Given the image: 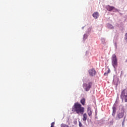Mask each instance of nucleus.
Segmentation results:
<instances>
[{
  "instance_id": "13",
  "label": "nucleus",
  "mask_w": 127,
  "mask_h": 127,
  "mask_svg": "<svg viewBox=\"0 0 127 127\" xmlns=\"http://www.w3.org/2000/svg\"><path fill=\"white\" fill-rule=\"evenodd\" d=\"M88 35H87V34H85L84 35H83V40H86V39H87V38H88Z\"/></svg>"
},
{
  "instance_id": "6",
  "label": "nucleus",
  "mask_w": 127,
  "mask_h": 127,
  "mask_svg": "<svg viewBox=\"0 0 127 127\" xmlns=\"http://www.w3.org/2000/svg\"><path fill=\"white\" fill-rule=\"evenodd\" d=\"M88 73L89 75H90L91 77H94V76L96 75V72L95 69L92 68L89 70Z\"/></svg>"
},
{
  "instance_id": "21",
  "label": "nucleus",
  "mask_w": 127,
  "mask_h": 127,
  "mask_svg": "<svg viewBox=\"0 0 127 127\" xmlns=\"http://www.w3.org/2000/svg\"><path fill=\"white\" fill-rule=\"evenodd\" d=\"M122 126H124V123H123V124H122Z\"/></svg>"
},
{
  "instance_id": "11",
  "label": "nucleus",
  "mask_w": 127,
  "mask_h": 127,
  "mask_svg": "<svg viewBox=\"0 0 127 127\" xmlns=\"http://www.w3.org/2000/svg\"><path fill=\"white\" fill-rule=\"evenodd\" d=\"M107 27L108 28H109L110 29H113L114 28V27L111 24H107Z\"/></svg>"
},
{
  "instance_id": "2",
  "label": "nucleus",
  "mask_w": 127,
  "mask_h": 127,
  "mask_svg": "<svg viewBox=\"0 0 127 127\" xmlns=\"http://www.w3.org/2000/svg\"><path fill=\"white\" fill-rule=\"evenodd\" d=\"M112 64L114 68H116V66H118V59H117V56H116V55L112 56Z\"/></svg>"
},
{
  "instance_id": "16",
  "label": "nucleus",
  "mask_w": 127,
  "mask_h": 127,
  "mask_svg": "<svg viewBox=\"0 0 127 127\" xmlns=\"http://www.w3.org/2000/svg\"><path fill=\"white\" fill-rule=\"evenodd\" d=\"M80 102L84 106V105H85V99L83 98L82 99H81Z\"/></svg>"
},
{
  "instance_id": "4",
  "label": "nucleus",
  "mask_w": 127,
  "mask_h": 127,
  "mask_svg": "<svg viewBox=\"0 0 127 127\" xmlns=\"http://www.w3.org/2000/svg\"><path fill=\"white\" fill-rule=\"evenodd\" d=\"M92 86V82H87L83 84V88L85 91H88L91 88Z\"/></svg>"
},
{
  "instance_id": "1",
  "label": "nucleus",
  "mask_w": 127,
  "mask_h": 127,
  "mask_svg": "<svg viewBox=\"0 0 127 127\" xmlns=\"http://www.w3.org/2000/svg\"><path fill=\"white\" fill-rule=\"evenodd\" d=\"M72 111L76 112L78 115H83L84 113V107L79 103H75L72 107Z\"/></svg>"
},
{
  "instance_id": "8",
  "label": "nucleus",
  "mask_w": 127,
  "mask_h": 127,
  "mask_svg": "<svg viewBox=\"0 0 127 127\" xmlns=\"http://www.w3.org/2000/svg\"><path fill=\"white\" fill-rule=\"evenodd\" d=\"M93 17L95 18V19H97V18H99V17L100 16V15L99 14V12H94L93 14H92Z\"/></svg>"
},
{
  "instance_id": "5",
  "label": "nucleus",
  "mask_w": 127,
  "mask_h": 127,
  "mask_svg": "<svg viewBox=\"0 0 127 127\" xmlns=\"http://www.w3.org/2000/svg\"><path fill=\"white\" fill-rule=\"evenodd\" d=\"M124 114H125V108L123 107L121 110V112L116 117V120H120V119H122L123 117H124Z\"/></svg>"
},
{
  "instance_id": "14",
  "label": "nucleus",
  "mask_w": 127,
  "mask_h": 127,
  "mask_svg": "<svg viewBox=\"0 0 127 127\" xmlns=\"http://www.w3.org/2000/svg\"><path fill=\"white\" fill-rule=\"evenodd\" d=\"M110 69L107 68V71L104 73V75L107 76L108 75V74H109V73H110Z\"/></svg>"
},
{
  "instance_id": "3",
  "label": "nucleus",
  "mask_w": 127,
  "mask_h": 127,
  "mask_svg": "<svg viewBox=\"0 0 127 127\" xmlns=\"http://www.w3.org/2000/svg\"><path fill=\"white\" fill-rule=\"evenodd\" d=\"M121 98L123 101H124V100L125 102H127V89H125L123 91H122Z\"/></svg>"
},
{
  "instance_id": "10",
  "label": "nucleus",
  "mask_w": 127,
  "mask_h": 127,
  "mask_svg": "<svg viewBox=\"0 0 127 127\" xmlns=\"http://www.w3.org/2000/svg\"><path fill=\"white\" fill-rule=\"evenodd\" d=\"M101 42L102 44H106V38L104 37L101 38Z\"/></svg>"
},
{
  "instance_id": "18",
  "label": "nucleus",
  "mask_w": 127,
  "mask_h": 127,
  "mask_svg": "<svg viewBox=\"0 0 127 127\" xmlns=\"http://www.w3.org/2000/svg\"><path fill=\"white\" fill-rule=\"evenodd\" d=\"M61 127H69V126L66 124H62Z\"/></svg>"
},
{
  "instance_id": "19",
  "label": "nucleus",
  "mask_w": 127,
  "mask_h": 127,
  "mask_svg": "<svg viewBox=\"0 0 127 127\" xmlns=\"http://www.w3.org/2000/svg\"><path fill=\"white\" fill-rule=\"evenodd\" d=\"M54 125H55L54 122H53V123L51 124V127H54Z\"/></svg>"
},
{
  "instance_id": "9",
  "label": "nucleus",
  "mask_w": 127,
  "mask_h": 127,
  "mask_svg": "<svg viewBox=\"0 0 127 127\" xmlns=\"http://www.w3.org/2000/svg\"><path fill=\"white\" fill-rule=\"evenodd\" d=\"M87 113L89 117H91L92 116L93 111L92 110V109H91V107L89 106L87 107Z\"/></svg>"
},
{
  "instance_id": "12",
  "label": "nucleus",
  "mask_w": 127,
  "mask_h": 127,
  "mask_svg": "<svg viewBox=\"0 0 127 127\" xmlns=\"http://www.w3.org/2000/svg\"><path fill=\"white\" fill-rule=\"evenodd\" d=\"M83 121H87V114H84L83 115V118H82Z\"/></svg>"
},
{
  "instance_id": "17",
  "label": "nucleus",
  "mask_w": 127,
  "mask_h": 127,
  "mask_svg": "<svg viewBox=\"0 0 127 127\" xmlns=\"http://www.w3.org/2000/svg\"><path fill=\"white\" fill-rule=\"evenodd\" d=\"M91 28H89L87 29V31H86V33H87V34L90 33V32H91Z\"/></svg>"
},
{
  "instance_id": "7",
  "label": "nucleus",
  "mask_w": 127,
  "mask_h": 127,
  "mask_svg": "<svg viewBox=\"0 0 127 127\" xmlns=\"http://www.w3.org/2000/svg\"><path fill=\"white\" fill-rule=\"evenodd\" d=\"M106 7L109 11H113V12H116V11H118V9H116L114 6H107Z\"/></svg>"
},
{
  "instance_id": "15",
  "label": "nucleus",
  "mask_w": 127,
  "mask_h": 127,
  "mask_svg": "<svg viewBox=\"0 0 127 127\" xmlns=\"http://www.w3.org/2000/svg\"><path fill=\"white\" fill-rule=\"evenodd\" d=\"M115 114H116V107H113V116H115Z\"/></svg>"
},
{
  "instance_id": "20",
  "label": "nucleus",
  "mask_w": 127,
  "mask_h": 127,
  "mask_svg": "<svg viewBox=\"0 0 127 127\" xmlns=\"http://www.w3.org/2000/svg\"><path fill=\"white\" fill-rule=\"evenodd\" d=\"M126 37H127V33L125 34Z\"/></svg>"
}]
</instances>
